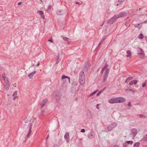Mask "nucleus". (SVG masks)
I'll return each instance as SVG.
<instances>
[{
	"mask_svg": "<svg viewBox=\"0 0 147 147\" xmlns=\"http://www.w3.org/2000/svg\"><path fill=\"white\" fill-rule=\"evenodd\" d=\"M125 0H118V2L119 3V4L121 5Z\"/></svg>",
	"mask_w": 147,
	"mask_h": 147,
	"instance_id": "30",
	"label": "nucleus"
},
{
	"mask_svg": "<svg viewBox=\"0 0 147 147\" xmlns=\"http://www.w3.org/2000/svg\"><path fill=\"white\" fill-rule=\"evenodd\" d=\"M63 141L62 140L60 139L59 140L58 142V144L59 146L63 144Z\"/></svg>",
	"mask_w": 147,
	"mask_h": 147,
	"instance_id": "26",
	"label": "nucleus"
},
{
	"mask_svg": "<svg viewBox=\"0 0 147 147\" xmlns=\"http://www.w3.org/2000/svg\"><path fill=\"white\" fill-rule=\"evenodd\" d=\"M117 103H120L124 102L126 101L125 99L123 97H116Z\"/></svg>",
	"mask_w": 147,
	"mask_h": 147,
	"instance_id": "8",
	"label": "nucleus"
},
{
	"mask_svg": "<svg viewBox=\"0 0 147 147\" xmlns=\"http://www.w3.org/2000/svg\"><path fill=\"white\" fill-rule=\"evenodd\" d=\"M134 84V81H131L129 83V85L131 86L132 85Z\"/></svg>",
	"mask_w": 147,
	"mask_h": 147,
	"instance_id": "42",
	"label": "nucleus"
},
{
	"mask_svg": "<svg viewBox=\"0 0 147 147\" xmlns=\"http://www.w3.org/2000/svg\"><path fill=\"white\" fill-rule=\"evenodd\" d=\"M53 147H59L57 145L55 144L53 146Z\"/></svg>",
	"mask_w": 147,
	"mask_h": 147,
	"instance_id": "52",
	"label": "nucleus"
},
{
	"mask_svg": "<svg viewBox=\"0 0 147 147\" xmlns=\"http://www.w3.org/2000/svg\"><path fill=\"white\" fill-rule=\"evenodd\" d=\"M106 88V87H105L104 88H103L101 90L102 91V92Z\"/></svg>",
	"mask_w": 147,
	"mask_h": 147,
	"instance_id": "50",
	"label": "nucleus"
},
{
	"mask_svg": "<svg viewBox=\"0 0 147 147\" xmlns=\"http://www.w3.org/2000/svg\"><path fill=\"white\" fill-rule=\"evenodd\" d=\"M102 91L101 90L99 91L96 94V96H98L100 94L102 93Z\"/></svg>",
	"mask_w": 147,
	"mask_h": 147,
	"instance_id": "37",
	"label": "nucleus"
},
{
	"mask_svg": "<svg viewBox=\"0 0 147 147\" xmlns=\"http://www.w3.org/2000/svg\"><path fill=\"white\" fill-rule=\"evenodd\" d=\"M108 102L111 104L117 103L116 97L114 98L109 99L108 100Z\"/></svg>",
	"mask_w": 147,
	"mask_h": 147,
	"instance_id": "9",
	"label": "nucleus"
},
{
	"mask_svg": "<svg viewBox=\"0 0 147 147\" xmlns=\"http://www.w3.org/2000/svg\"><path fill=\"white\" fill-rule=\"evenodd\" d=\"M117 125V123L116 122H113L110 124L107 127V129L109 131H111L113 128L116 127Z\"/></svg>",
	"mask_w": 147,
	"mask_h": 147,
	"instance_id": "3",
	"label": "nucleus"
},
{
	"mask_svg": "<svg viewBox=\"0 0 147 147\" xmlns=\"http://www.w3.org/2000/svg\"><path fill=\"white\" fill-rule=\"evenodd\" d=\"M85 81V76L84 72L81 71L79 74V82L81 85H83Z\"/></svg>",
	"mask_w": 147,
	"mask_h": 147,
	"instance_id": "1",
	"label": "nucleus"
},
{
	"mask_svg": "<svg viewBox=\"0 0 147 147\" xmlns=\"http://www.w3.org/2000/svg\"><path fill=\"white\" fill-rule=\"evenodd\" d=\"M85 131V130L84 129H82L81 131V132L82 133H84Z\"/></svg>",
	"mask_w": 147,
	"mask_h": 147,
	"instance_id": "44",
	"label": "nucleus"
},
{
	"mask_svg": "<svg viewBox=\"0 0 147 147\" xmlns=\"http://www.w3.org/2000/svg\"><path fill=\"white\" fill-rule=\"evenodd\" d=\"M75 3L76 4H78L79 5H80V3L79 2H75Z\"/></svg>",
	"mask_w": 147,
	"mask_h": 147,
	"instance_id": "49",
	"label": "nucleus"
},
{
	"mask_svg": "<svg viewBox=\"0 0 147 147\" xmlns=\"http://www.w3.org/2000/svg\"><path fill=\"white\" fill-rule=\"evenodd\" d=\"M143 140L144 141H147V134H146V135H145L144 138H143Z\"/></svg>",
	"mask_w": 147,
	"mask_h": 147,
	"instance_id": "38",
	"label": "nucleus"
},
{
	"mask_svg": "<svg viewBox=\"0 0 147 147\" xmlns=\"http://www.w3.org/2000/svg\"><path fill=\"white\" fill-rule=\"evenodd\" d=\"M108 66V64L107 63H105V65L104 67L102 68L100 74H102L103 73L104 70L107 68Z\"/></svg>",
	"mask_w": 147,
	"mask_h": 147,
	"instance_id": "17",
	"label": "nucleus"
},
{
	"mask_svg": "<svg viewBox=\"0 0 147 147\" xmlns=\"http://www.w3.org/2000/svg\"><path fill=\"white\" fill-rule=\"evenodd\" d=\"M133 78L132 77H128L125 81V82L126 83H127L130 80L133 79Z\"/></svg>",
	"mask_w": 147,
	"mask_h": 147,
	"instance_id": "24",
	"label": "nucleus"
},
{
	"mask_svg": "<svg viewBox=\"0 0 147 147\" xmlns=\"http://www.w3.org/2000/svg\"><path fill=\"white\" fill-rule=\"evenodd\" d=\"M61 60V59L60 58H58L56 60V64H58L59 62Z\"/></svg>",
	"mask_w": 147,
	"mask_h": 147,
	"instance_id": "34",
	"label": "nucleus"
},
{
	"mask_svg": "<svg viewBox=\"0 0 147 147\" xmlns=\"http://www.w3.org/2000/svg\"><path fill=\"white\" fill-rule=\"evenodd\" d=\"M140 145L139 142H137L134 145V147H138Z\"/></svg>",
	"mask_w": 147,
	"mask_h": 147,
	"instance_id": "33",
	"label": "nucleus"
},
{
	"mask_svg": "<svg viewBox=\"0 0 147 147\" xmlns=\"http://www.w3.org/2000/svg\"><path fill=\"white\" fill-rule=\"evenodd\" d=\"M137 53L138 55L142 56H144V51L141 48H139L137 50Z\"/></svg>",
	"mask_w": 147,
	"mask_h": 147,
	"instance_id": "13",
	"label": "nucleus"
},
{
	"mask_svg": "<svg viewBox=\"0 0 147 147\" xmlns=\"http://www.w3.org/2000/svg\"><path fill=\"white\" fill-rule=\"evenodd\" d=\"M10 86L9 82H8L6 83V84L5 85V88L6 90H8L9 87Z\"/></svg>",
	"mask_w": 147,
	"mask_h": 147,
	"instance_id": "19",
	"label": "nucleus"
},
{
	"mask_svg": "<svg viewBox=\"0 0 147 147\" xmlns=\"http://www.w3.org/2000/svg\"><path fill=\"white\" fill-rule=\"evenodd\" d=\"M51 5H49L48 6V8L47 9V11L48 12H49L50 11L51 9Z\"/></svg>",
	"mask_w": 147,
	"mask_h": 147,
	"instance_id": "35",
	"label": "nucleus"
},
{
	"mask_svg": "<svg viewBox=\"0 0 147 147\" xmlns=\"http://www.w3.org/2000/svg\"><path fill=\"white\" fill-rule=\"evenodd\" d=\"M113 147H119L118 145H114Z\"/></svg>",
	"mask_w": 147,
	"mask_h": 147,
	"instance_id": "54",
	"label": "nucleus"
},
{
	"mask_svg": "<svg viewBox=\"0 0 147 147\" xmlns=\"http://www.w3.org/2000/svg\"><path fill=\"white\" fill-rule=\"evenodd\" d=\"M125 91L127 92H133L134 90L131 89H127L125 90Z\"/></svg>",
	"mask_w": 147,
	"mask_h": 147,
	"instance_id": "23",
	"label": "nucleus"
},
{
	"mask_svg": "<svg viewBox=\"0 0 147 147\" xmlns=\"http://www.w3.org/2000/svg\"><path fill=\"white\" fill-rule=\"evenodd\" d=\"M48 102V99L47 98H46L44 100V103L43 104V105L45 106Z\"/></svg>",
	"mask_w": 147,
	"mask_h": 147,
	"instance_id": "31",
	"label": "nucleus"
},
{
	"mask_svg": "<svg viewBox=\"0 0 147 147\" xmlns=\"http://www.w3.org/2000/svg\"><path fill=\"white\" fill-rule=\"evenodd\" d=\"M127 15V13L125 12L122 11L121 12L115 15L117 19L121 17H124L126 16Z\"/></svg>",
	"mask_w": 147,
	"mask_h": 147,
	"instance_id": "4",
	"label": "nucleus"
},
{
	"mask_svg": "<svg viewBox=\"0 0 147 147\" xmlns=\"http://www.w3.org/2000/svg\"><path fill=\"white\" fill-rule=\"evenodd\" d=\"M39 65V62L37 63V66H38Z\"/></svg>",
	"mask_w": 147,
	"mask_h": 147,
	"instance_id": "59",
	"label": "nucleus"
},
{
	"mask_svg": "<svg viewBox=\"0 0 147 147\" xmlns=\"http://www.w3.org/2000/svg\"><path fill=\"white\" fill-rule=\"evenodd\" d=\"M53 95L55 98L56 99V102H58L60 100L61 96L60 92L58 90H55L54 91Z\"/></svg>",
	"mask_w": 147,
	"mask_h": 147,
	"instance_id": "2",
	"label": "nucleus"
},
{
	"mask_svg": "<svg viewBox=\"0 0 147 147\" xmlns=\"http://www.w3.org/2000/svg\"><path fill=\"white\" fill-rule=\"evenodd\" d=\"M127 144L125 142L123 144V147H127Z\"/></svg>",
	"mask_w": 147,
	"mask_h": 147,
	"instance_id": "36",
	"label": "nucleus"
},
{
	"mask_svg": "<svg viewBox=\"0 0 147 147\" xmlns=\"http://www.w3.org/2000/svg\"><path fill=\"white\" fill-rule=\"evenodd\" d=\"M139 116L140 118H146L147 116L146 115L143 114H139Z\"/></svg>",
	"mask_w": 147,
	"mask_h": 147,
	"instance_id": "25",
	"label": "nucleus"
},
{
	"mask_svg": "<svg viewBox=\"0 0 147 147\" xmlns=\"http://www.w3.org/2000/svg\"><path fill=\"white\" fill-rule=\"evenodd\" d=\"M66 78H67L69 80V81H70V78L69 77L65 76V75H63L61 77V79L62 80H63Z\"/></svg>",
	"mask_w": 147,
	"mask_h": 147,
	"instance_id": "21",
	"label": "nucleus"
},
{
	"mask_svg": "<svg viewBox=\"0 0 147 147\" xmlns=\"http://www.w3.org/2000/svg\"><path fill=\"white\" fill-rule=\"evenodd\" d=\"M37 13H38L39 14L41 15V17L43 19H45V17L44 15V12L42 11H37Z\"/></svg>",
	"mask_w": 147,
	"mask_h": 147,
	"instance_id": "15",
	"label": "nucleus"
},
{
	"mask_svg": "<svg viewBox=\"0 0 147 147\" xmlns=\"http://www.w3.org/2000/svg\"><path fill=\"white\" fill-rule=\"evenodd\" d=\"M128 105L129 107H131V102H129L128 103Z\"/></svg>",
	"mask_w": 147,
	"mask_h": 147,
	"instance_id": "51",
	"label": "nucleus"
},
{
	"mask_svg": "<svg viewBox=\"0 0 147 147\" xmlns=\"http://www.w3.org/2000/svg\"><path fill=\"white\" fill-rule=\"evenodd\" d=\"M140 10H141V9H140H140H139V11H140Z\"/></svg>",
	"mask_w": 147,
	"mask_h": 147,
	"instance_id": "63",
	"label": "nucleus"
},
{
	"mask_svg": "<svg viewBox=\"0 0 147 147\" xmlns=\"http://www.w3.org/2000/svg\"><path fill=\"white\" fill-rule=\"evenodd\" d=\"M145 23H147V20H146V21H144V22H141L140 24H145Z\"/></svg>",
	"mask_w": 147,
	"mask_h": 147,
	"instance_id": "43",
	"label": "nucleus"
},
{
	"mask_svg": "<svg viewBox=\"0 0 147 147\" xmlns=\"http://www.w3.org/2000/svg\"><path fill=\"white\" fill-rule=\"evenodd\" d=\"M4 75H5V74H2V77L4 78H5V77L4 76Z\"/></svg>",
	"mask_w": 147,
	"mask_h": 147,
	"instance_id": "57",
	"label": "nucleus"
},
{
	"mask_svg": "<svg viewBox=\"0 0 147 147\" xmlns=\"http://www.w3.org/2000/svg\"><path fill=\"white\" fill-rule=\"evenodd\" d=\"M119 5V4H117V6H118Z\"/></svg>",
	"mask_w": 147,
	"mask_h": 147,
	"instance_id": "62",
	"label": "nucleus"
},
{
	"mask_svg": "<svg viewBox=\"0 0 147 147\" xmlns=\"http://www.w3.org/2000/svg\"><path fill=\"white\" fill-rule=\"evenodd\" d=\"M144 38H145V40H146V41L147 42V36H145Z\"/></svg>",
	"mask_w": 147,
	"mask_h": 147,
	"instance_id": "55",
	"label": "nucleus"
},
{
	"mask_svg": "<svg viewBox=\"0 0 147 147\" xmlns=\"http://www.w3.org/2000/svg\"><path fill=\"white\" fill-rule=\"evenodd\" d=\"M66 12L65 11V10H58L57 11V13L58 15H61L63 14Z\"/></svg>",
	"mask_w": 147,
	"mask_h": 147,
	"instance_id": "14",
	"label": "nucleus"
},
{
	"mask_svg": "<svg viewBox=\"0 0 147 147\" xmlns=\"http://www.w3.org/2000/svg\"><path fill=\"white\" fill-rule=\"evenodd\" d=\"M17 97H16V96H14V97H13V100H15V99H16V98H17Z\"/></svg>",
	"mask_w": 147,
	"mask_h": 147,
	"instance_id": "56",
	"label": "nucleus"
},
{
	"mask_svg": "<svg viewBox=\"0 0 147 147\" xmlns=\"http://www.w3.org/2000/svg\"><path fill=\"white\" fill-rule=\"evenodd\" d=\"M32 123H29L28 125V134L27 135V137H29L31 132V129H32Z\"/></svg>",
	"mask_w": 147,
	"mask_h": 147,
	"instance_id": "11",
	"label": "nucleus"
},
{
	"mask_svg": "<svg viewBox=\"0 0 147 147\" xmlns=\"http://www.w3.org/2000/svg\"><path fill=\"white\" fill-rule=\"evenodd\" d=\"M131 131L132 132L131 135L134 138L137 133V129L135 128H132L131 129Z\"/></svg>",
	"mask_w": 147,
	"mask_h": 147,
	"instance_id": "10",
	"label": "nucleus"
},
{
	"mask_svg": "<svg viewBox=\"0 0 147 147\" xmlns=\"http://www.w3.org/2000/svg\"><path fill=\"white\" fill-rule=\"evenodd\" d=\"M48 41L52 42H53V40L52 39H49Z\"/></svg>",
	"mask_w": 147,
	"mask_h": 147,
	"instance_id": "47",
	"label": "nucleus"
},
{
	"mask_svg": "<svg viewBox=\"0 0 147 147\" xmlns=\"http://www.w3.org/2000/svg\"><path fill=\"white\" fill-rule=\"evenodd\" d=\"M41 112L42 113H43L44 112H45V111L44 110H42V111H41Z\"/></svg>",
	"mask_w": 147,
	"mask_h": 147,
	"instance_id": "58",
	"label": "nucleus"
},
{
	"mask_svg": "<svg viewBox=\"0 0 147 147\" xmlns=\"http://www.w3.org/2000/svg\"><path fill=\"white\" fill-rule=\"evenodd\" d=\"M139 24H138L134 25L135 28H138L139 29L140 28V27L139 26Z\"/></svg>",
	"mask_w": 147,
	"mask_h": 147,
	"instance_id": "29",
	"label": "nucleus"
},
{
	"mask_svg": "<svg viewBox=\"0 0 147 147\" xmlns=\"http://www.w3.org/2000/svg\"><path fill=\"white\" fill-rule=\"evenodd\" d=\"M127 54L126 56L128 57H130L131 54V51L130 50H128L126 52Z\"/></svg>",
	"mask_w": 147,
	"mask_h": 147,
	"instance_id": "22",
	"label": "nucleus"
},
{
	"mask_svg": "<svg viewBox=\"0 0 147 147\" xmlns=\"http://www.w3.org/2000/svg\"><path fill=\"white\" fill-rule=\"evenodd\" d=\"M97 109H99V107H97Z\"/></svg>",
	"mask_w": 147,
	"mask_h": 147,
	"instance_id": "64",
	"label": "nucleus"
},
{
	"mask_svg": "<svg viewBox=\"0 0 147 147\" xmlns=\"http://www.w3.org/2000/svg\"><path fill=\"white\" fill-rule=\"evenodd\" d=\"M133 81H134V84L135 85L138 82V81L136 80H133Z\"/></svg>",
	"mask_w": 147,
	"mask_h": 147,
	"instance_id": "41",
	"label": "nucleus"
},
{
	"mask_svg": "<svg viewBox=\"0 0 147 147\" xmlns=\"http://www.w3.org/2000/svg\"><path fill=\"white\" fill-rule=\"evenodd\" d=\"M22 2H19L18 3V5H20L22 4Z\"/></svg>",
	"mask_w": 147,
	"mask_h": 147,
	"instance_id": "53",
	"label": "nucleus"
},
{
	"mask_svg": "<svg viewBox=\"0 0 147 147\" xmlns=\"http://www.w3.org/2000/svg\"><path fill=\"white\" fill-rule=\"evenodd\" d=\"M39 104H40V105H42V106L40 107L41 109L43 107L45 106L44 105H43V104H42L41 103H40V102L39 103Z\"/></svg>",
	"mask_w": 147,
	"mask_h": 147,
	"instance_id": "48",
	"label": "nucleus"
},
{
	"mask_svg": "<svg viewBox=\"0 0 147 147\" xmlns=\"http://www.w3.org/2000/svg\"><path fill=\"white\" fill-rule=\"evenodd\" d=\"M58 58H59V54L58 55Z\"/></svg>",
	"mask_w": 147,
	"mask_h": 147,
	"instance_id": "61",
	"label": "nucleus"
},
{
	"mask_svg": "<svg viewBox=\"0 0 147 147\" xmlns=\"http://www.w3.org/2000/svg\"><path fill=\"white\" fill-rule=\"evenodd\" d=\"M36 71H34L32 73L28 74V77H29L30 79H31V78H32L33 76L36 73Z\"/></svg>",
	"mask_w": 147,
	"mask_h": 147,
	"instance_id": "18",
	"label": "nucleus"
},
{
	"mask_svg": "<svg viewBox=\"0 0 147 147\" xmlns=\"http://www.w3.org/2000/svg\"><path fill=\"white\" fill-rule=\"evenodd\" d=\"M96 93V92L94 91L93 92H92L89 95V97H90L91 96H93V95H94V94H95Z\"/></svg>",
	"mask_w": 147,
	"mask_h": 147,
	"instance_id": "40",
	"label": "nucleus"
},
{
	"mask_svg": "<svg viewBox=\"0 0 147 147\" xmlns=\"http://www.w3.org/2000/svg\"><path fill=\"white\" fill-rule=\"evenodd\" d=\"M63 40L67 41L68 43H69L70 42V38L67 37H63Z\"/></svg>",
	"mask_w": 147,
	"mask_h": 147,
	"instance_id": "20",
	"label": "nucleus"
},
{
	"mask_svg": "<svg viewBox=\"0 0 147 147\" xmlns=\"http://www.w3.org/2000/svg\"><path fill=\"white\" fill-rule=\"evenodd\" d=\"M88 137L90 139H92L93 138V132L92 131H91L89 132L88 134Z\"/></svg>",
	"mask_w": 147,
	"mask_h": 147,
	"instance_id": "16",
	"label": "nucleus"
},
{
	"mask_svg": "<svg viewBox=\"0 0 147 147\" xmlns=\"http://www.w3.org/2000/svg\"><path fill=\"white\" fill-rule=\"evenodd\" d=\"M117 19V18L116 17L115 15L108 21L107 23L108 24H112L115 22Z\"/></svg>",
	"mask_w": 147,
	"mask_h": 147,
	"instance_id": "7",
	"label": "nucleus"
},
{
	"mask_svg": "<svg viewBox=\"0 0 147 147\" xmlns=\"http://www.w3.org/2000/svg\"><path fill=\"white\" fill-rule=\"evenodd\" d=\"M110 69L109 68H107L103 76V82H105L107 79L108 75L109 73Z\"/></svg>",
	"mask_w": 147,
	"mask_h": 147,
	"instance_id": "5",
	"label": "nucleus"
},
{
	"mask_svg": "<svg viewBox=\"0 0 147 147\" xmlns=\"http://www.w3.org/2000/svg\"><path fill=\"white\" fill-rule=\"evenodd\" d=\"M104 40V39L103 38L102 39V40H101V41L99 42V44H98V46L96 47V50L98 47L103 42V40Z\"/></svg>",
	"mask_w": 147,
	"mask_h": 147,
	"instance_id": "28",
	"label": "nucleus"
},
{
	"mask_svg": "<svg viewBox=\"0 0 147 147\" xmlns=\"http://www.w3.org/2000/svg\"><path fill=\"white\" fill-rule=\"evenodd\" d=\"M69 133L67 132L64 135V138L66 140L67 142L68 143L69 142L70 139L69 138Z\"/></svg>",
	"mask_w": 147,
	"mask_h": 147,
	"instance_id": "12",
	"label": "nucleus"
},
{
	"mask_svg": "<svg viewBox=\"0 0 147 147\" xmlns=\"http://www.w3.org/2000/svg\"><path fill=\"white\" fill-rule=\"evenodd\" d=\"M146 82H144V83L143 84H142V87H145V86H146Z\"/></svg>",
	"mask_w": 147,
	"mask_h": 147,
	"instance_id": "45",
	"label": "nucleus"
},
{
	"mask_svg": "<svg viewBox=\"0 0 147 147\" xmlns=\"http://www.w3.org/2000/svg\"><path fill=\"white\" fill-rule=\"evenodd\" d=\"M91 66L90 64L88 62H86L85 63L84 67V70L85 71H87L90 68Z\"/></svg>",
	"mask_w": 147,
	"mask_h": 147,
	"instance_id": "6",
	"label": "nucleus"
},
{
	"mask_svg": "<svg viewBox=\"0 0 147 147\" xmlns=\"http://www.w3.org/2000/svg\"><path fill=\"white\" fill-rule=\"evenodd\" d=\"M98 91V90H96L95 91H94L96 92H96Z\"/></svg>",
	"mask_w": 147,
	"mask_h": 147,
	"instance_id": "60",
	"label": "nucleus"
},
{
	"mask_svg": "<svg viewBox=\"0 0 147 147\" xmlns=\"http://www.w3.org/2000/svg\"><path fill=\"white\" fill-rule=\"evenodd\" d=\"M17 91H15L13 93V94H12V96H14L17 95Z\"/></svg>",
	"mask_w": 147,
	"mask_h": 147,
	"instance_id": "39",
	"label": "nucleus"
},
{
	"mask_svg": "<svg viewBox=\"0 0 147 147\" xmlns=\"http://www.w3.org/2000/svg\"><path fill=\"white\" fill-rule=\"evenodd\" d=\"M138 38L140 39H143L144 38V36L142 34L140 33L138 36Z\"/></svg>",
	"mask_w": 147,
	"mask_h": 147,
	"instance_id": "27",
	"label": "nucleus"
},
{
	"mask_svg": "<svg viewBox=\"0 0 147 147\" xmlns=\"http://www.w3.org/2000/svg\"><path fill=\"white\" fill-rule=\"evenodd\" d=\"M129 23L127 22L125 23V25L127 27L129 24Z\"/></svg>",
	"mask_w": 147,
	"mask_h": 147,
	"instance_id": "46",
	"label": "nucleus"
},
{
	"mask_svg": "<svg viewBox=\"0 0 147 147\" xmlns=\"http://www.w3.org/2000/svg\"><path fill=\"white\" fill-rule=\"evenodd\" d=\"M126 142L127 144H130L131 145H132L133 143V142L132 141H126Z\"/></svg>",
	"mask_w": 147,
	"mask_h": 147,
	"instance_id": "32",
	"label": "nucleus"
}]
</instances>
